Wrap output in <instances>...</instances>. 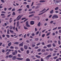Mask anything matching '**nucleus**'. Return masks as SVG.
Wrapping results in <instances>:
<instances>
[{
    "mask_svg": "<svg viewBox=\"0 0 61 61\" xmlns=\"http://www.w3.org/2000/svg\"><path fill=\"white\" fill-rule=\"evenodd\" d=\"M17 54V51L16 50H15L14 51V52H13L12 53V55L13 56H15Z\"/></svg>",
    "mask_w": 61,
    "mask_h": 61,
    "instance_id": "1",
    "label": "nucleus"
},
{
    "mask_svg": "<svg viewBox=\"0 0 61 61\" xmlns=\"http://www.w3.org/2000/svg\"><path fill=\"white\" fill-rule=\"evenodd\" d=\"M55 17V18H58V16L57 15H55L52 16V18L53 19H54Z\"/></svg>",
    "mask_w": 61,
    "mask_h": 61,
    "instance_id": "2",
    "label": "nucleus"
},
{
    "mask_svg": "<svg viewBox=\"0 0 61 61\" xmlns=\"http://www.w3.org/2000/svg\"><path fill=\"white\" fill-rule=\"evenodd\" d=\"M26 25L27 27H30V26L28 24V21H27L26 22Z\"/></svg>",
    "mask_w": 61,
    "mask_h": 61,
    "instance_id": "3",
    "label": "nucleus"
},
{
    "mask_svg": "<svg viewBox=\"0 0 61 61\" xmlns=\"http://www.w3.org/2000/svg\"><path fill=\"white\" fill-rule=\"evenodd\" d=\"M49 8H48L45 11L42 12V13H40V14H38V15H42V14H44V13H45V12H46V11H48V10H49Z\"/></svg>",
    "mask_w": 61,
    "mask_h": 61,
    "instance_id": "4",
    "label": "nucleus"
},
{
    "mask_svg": "<svg viewBox=\"0 0 61 61\" xmlns=\"http://www.w3.org/2000/svg\"><path fill=\"white\" fill-rule=\"evenodd\" d=\"M51 56V55H49L47 56L46 57V59H47L49 57H50Z\"/></svg>",
    "mask_w": 61,
    "mask_h": 61,
    "instance_id": "5",
    "label": "nucleus"
},
{
    "mask_svg": "<svg viewBox=\"0 0 61 61\" xmlns=\"http://www.w3.org/2000/svg\"><path fill=\"white\" fill-rule=\"evenodd\" d=\"M35 24L34 21H31L30 22V24L31 25H33Z\"/></svg>",
    "mask_w": 61,
    "mask_h": 61,
    "instance_id": "6",
    "label": "nucleus"
},
{
    "mask_svg": "<svg viewBox=\"0 0 61 61\" xmlns=\"http://www.w3.org/2000/svg\"><path fill=\"white\" fill-rule=\"evenodd\" d=\"M16 56H13L12 58L13 60H15V59H16Z\"/></svg>",
    "mask_w": 61,
    "mask_h": 61,
    "instance_id": "7",
    "label": "nucleus"
},
{
    "mask_svg": "<svg viewBox=\"0 0 61 61\" xmlns=\"http://www.w3.org/2000/svg\"><path fill=\"white\" fill-rule=\"evenodd\" d=\"M22 16H20L19 18L18 19H17V21H18V20H20V19L21 18V17H22Z\"/></svg>",
    "mask_w": 61,
    "mask_h": 61,
    "instance_id": "8",
    "label": "nucleus"
},
{
    "mask_svg": "<svg viewBox=\"0 0 61 61\" xmlns=\"http://www.w3.org/2000/svg\"><path fill=\"white\" fill-rule=\"evenodd\" d=\"M24 44V43L23 42H22L21 43L19 44L20 46H23V44Z\"/></svg>",
    "mask_w": 61,
    "mask_h": 61,
    "instance_id": "9",
    "label": "nucleus"
},
{
    "mask_svg": "<svg viewBox=\"0 0 61 61\" xmlns=\"http://www.w3.org/2000/svg\"><path fill=\"white\" fill-rule=\"evenodd\" d=\"M53 12H54V10H52L50 11V14H53Z\"/></svg>",
    "mask_w": 61,
    "mask_h": 61,
    "instance_id": "10",
    "label": "nucleus"
},
{
    "mask_svg": "<svg viewBox=\"0 0 61 61\" xmlns=\"http://www.w3.org/2000/svg\"><path fill=\"white\" fill-rule=\"evenodd\" d=\"M42 52H46V50L43 49L41 50Z\"/></svg>",
    "mask_w": 61,
    "mask_h": 61,
    "instance_id": "11",
    "label": "nucleus"
},
{
    "mask_svg": "<svg viewBox=\"0 0 61 61\" xmlns=\"http://www.w3.org/2000/svg\"><path fill=\"white\" fill-rule=\"evenodd\" d=\"M24 47L25 49H27V48L28 47L27 46H24Z\"/></svg>",
    "mask_w": 61,
    "mask_h": 61,
    "instance_id": "12",
    "label": "nucleus"
},
{
    "mask_svg": "<svg viewBox=\"0 0 61 61\" xmlns=\"http://www.w3.org/2000/svg\"><path fill=\"white\" fill-rule=\"evenodd\" d=\"M46 10V9L45 8H44L43 10H42L41 11H40V13H41V12H44V11H45V10Z\"/></svg>",
    "mask_w": 61,
    "mask_h": 61,
    "instance_id": "13",
    "label": "nucleus"
},
{
    "mask_svg": "<svg viewBox=\"0 0 61 61\" xmlns=\"http://www.w3.org/2000/svg\"><path fill=\"white\" fill-rule=\"evenodd\" d=\"M40 3H44V2H45V1L43 0H40Z\"/></svg>",
    "mask_w": 61,
    "mask_h": 61,
    "instance_id": "14",
    "label": "nucleus"
},
{
    "mask_svg": "<svg viewBox=\"0 0 61 61\" xmlns=\"http://www.w3.org/2000/svg\"><path fill=\"white\" fill-rule=\"evenodd\" d=\"M36 57H37V58H41V57H40V56H38L37 55L36 56Z\"/></svg>",
    "mask_w": 61,
    "mask_h": 61,
    "instance_id": "15",
    "label": "nucleus"
},
{
    "mask_svg": "<svg viewBox=\"0 0 61 61\" xmlns=\"http://www.w3.org/2000/svg\"><path fill=\"white\" fill-rule=\"evenodd\" d=\"M11 44H12V43L11 42H10L8 44V46H10L11 45Z\"/></svg>",
    "mask_w": 61,
    "mask_h": 61,
    "instance_id": "16",
    "label": "nucleus"
},
{
    "mask_svg": "<svg viewBox=\"0 0 61 61\" xmlns=\"http://www.w3.org/2000/svg\"><path fill=\"white\" fill-rule=\"evenodd\" d=\"M19 43L18 42H16L14 43V44H16V45H18Z\"/></svg>",
    "mask_w": 61,
    "mask_h": 61,
    "instance_id": "17",
    "label": "nucleus"
},
{
    "mask_svg": "<svg viewBox=\"0 0 61 61\" xmlns=\"http://www.w3.org/2000/svg\"><path fill=\"white\" fill-rule=\"evenodd\" d=\"M20 16V15H19V16H18V17H17V18L15 20H14V22H15V21H16V20L17 19H18V17H19V16Z\"/></svg>",
    "mask_w": 61,
    "mask_h": 61,
    "instance_id": "18",
    "label": "nucleus"
},
{
    "mask_svg": "<svg viewBox=\"0 0 61 61\" xmlns=\"http://www.w3.org/2000/svg\"><path fill=\"white\" fill-rule=\"evenodd\" d=\"M41 24L40 23V22H39L37 24V25L38 26H40Z\"/></svg>",
    "mask_w": 61,
    "mask_h": 61,
    "instance_id": "19",
    "label": "nucleus"
},
{
    "mask_svg": "<svg viewBox=\"0 0 61 61\" xmlns=\"http://www.w3.org/2000/svg\"><path fill=\"white\" fill-rule=\"evenodd\" d=\"M51 44H49L47 45V47H51Z\"/></svg>",
    "mask_w": 61,
    "mask_h": 61,
    "instance_id": "20",
    "label": "nucleus"
},
{
    "mask_svg": "<svg viewBox=\"0 0 61 61\" xmlns=\"http://www.w3.org/2000/svg\"><path fill=\"white\" fill-rule=\"evenodd\" d=\"M47 54H48L47 53H44V55L45 56H46V55H47Z\"/></svg>",
    "mask_w": 61,
    "mask_h": 61,
    "instance_id": "21",
    "label": "nucleus"
},
{
    "mask_svg": "<svg viewBox=\"0 0 61 61\" xmlns=\"http://www.w3.org/2000/svg\"><path fill=\"white\" fill-rule=\"evenodd\" d=\"M12 15H15V12H13L12 14Z\"/></svg>",
    "mask_w": 61,
    "mask_h": 61,
    "instance_id": "22",
    "label": "nucleus"
},
{
    "mask_svg": "<svg viewBox=\"0 0 61 61\" xmlns=\"http://www.w3.org/2000/svg\"><path fill=\"white\" fill-rule=\"evenodd\" d=\"M9 28L10 29H12L13 28V27L12 26H10L9 27Z\"/></svg>",
    "mask_w": 61,
    "mask_h": 61,
    "instance_id": "23",
    "label": "nucleus"
},
{
    "mask_svg": "<svg viewBox=\"0 0 61 61\" xmlns=\"http://www.w3.org/2000/svg\"><path fill=\"white\" fill-rule=\"evenodd\" d=\"M22 9H19L17 11H22Z\"/></svg>",
    "mask_w": 61,
    "mask_h": 61,
    "instance_id": "24",
    "label": "nucleus"
},
{
    "mask_svg": "<svg viewBox=\"0 0 61 61\" xmlns=\"http://www.w3.org/2000/svg\"><path fill=\"white\" fill-rule=\"evenodd\" d=\"M26 61H30V59L28 58H27L26 59Z\"/></svg>",
    "mask_w": 61,
    "mask_h": 61,
    "instance_id": "25",
    "label": "nucleus"
},
{
    "mask_svg": "<svg viewBox=\"0 0 61 61\" xmlns=\"http://www.w3.org/2000/svg\"><path fill=\"white\" fill-rule=\"evenodd\" d=\"M41 50V49H39L37 50V52H40Z\"/></svg>",
    "mask_w": 61,
    "mask_h": 61,
    "instance_id": "26",
    "label": "nucleus"
},
{
    "mask_svg": "<svg viewBox=\"0 0 61 61\" xmlns=\"http://www.w3.org/2000/svg\"><path fill=\"white\" fill-rule=\"evenodd\" d=\"M9 54V51L7 52L6 53V55H8Z\"/></svg>",
    "mask_w": 61,
    "mask_h": 61,
    "instance_id": "27",
    "label": "nucleus"
},
{
    "mask_svg": "<svg viewBox=\"0 0 61 61\" xmlns=\"http://www.w3.org/2000/svg\"><path fill=\"white\" fill-rule=\"evenodd\" d=\"M20 50L22 51H24V49L23 48H20Z\"/></svg>",
    "mask_w": 61,
    "mask_h": 61,
    "instance_id": "28",
    "label": "nucleus"
},
{
    "mask_svg": "<svg viewBox=\"0 0 61 61\" xmlns=\"http://www.w3.org/2000/svg\"><path fill=\"white\" fill-rule=\"evenodd\" d=\"M6 36L7 37H8V38H9V37H10V36H9V35H6Z\"/></svg>",
    "mask_w": 61,
    "mask_h": 61,
    "instance_id": "29",
    "label": "nucleus"
},
{
    "mask_svg": "<svg viewBox=\"0 0 61 61\" xmlns=\"http://www.w3.org/2000/svg\"><path fill=\"white\" fill-rule=\"evenodd\" d=\"M27 54H28L29 53V50H27Z\"/></svg>",
    "mask_w": 61,
    "mask_h": 61,
    "instance_id": "30",
    "label": "nucleus"
},
{
    "mask_svg": "<svg viewBox=\"0 0 61 61\" xmlns=\"http://www.w3.org/2000/svg\"><path fill=\"white\" fill-rule=\"evenodd\" d=\"M10 49H14V47L12 46H11L10 47Z\"/></svg>",
    "mask_w": 61,
    "mask_h": 61,
    "instance_id": "31",
    "label": "nucleus"
},
{
    "mask_svg": "<svg viewBox=\"0 0 61 61\" xmlns=\"http://www.w3.org/2000/svg\"><path fill=\"white\" fill-rule=\"evenodd\" d=\"M1 2H2V3H5V1L4 0H1Z\"/></svg>",
    "mask_w": 61,
    "mask_h": 61,
    "instance_id": "32",
    "label": "nucleus"
},
{
    "mask_svg": "<svg viewBox=\"0 0 61 61\" xmlns=\"http://www.w3.org/2000/svg\"><path fill=\"white\" fill-rule=\"evenodd\" d=\"M50 32H49L48 33L47 35H46V36H49V35H50Z\"/></svg>",
    "mask_w": 61,
    "mask_h": 61,
    "instance_id": "33",
    "label": "nucleus"
},
{
    "mask_svg": "<svg viewBox=\"0 0 61 61\" xmlns=\"http://www.w3.org/2000/svg\"><path fill=\"white\" fill-rule=\"evenodd\" d=\"M52 45L53 47H55V46H56V45L55 44V43H53L52 44Z\"/></svg>",
    "mask_w": 61,
    "mask_h": 61,
    "instance_id": "34",
    "label": "nucleus"
},
{
    "mask_svg": "<svg viewBox=\"0 0 61 61\" xmlns=\"http://www.w3.org/2000/svg\"><path fill=\"white\" fill-rule=\"evenodd\" d=\"M39 31H37V32L36 33V35H37L39 34Z\"/></svg>",
    "mask_w": 61,
    "mask_h": 61,
    "instance_id": "35",
    "label": "nucleus"
},
{
    "mask_svg": "<svg viewBox=\"0 0 61 61\" xmlns=\"http://www.w3.org/2000/svg\"><path fill=\"white\" fill-rule=\"evenodd\" d=\"M1 13H3L4 14H5V13H6V12H5V11H2L1 12Z\"/></svg>",
    "mask_w": 61,
    "mask_h": 61,
    "instance_id": "36",
    "label": "nucleus"
},
{
    "mask_svg": "<svg viewBox=\"0 0 61 61\" xmlns=\"http://www.w3.org/2000/svg\"><path fill=\"white\" fill-rule=\"evenodd\" d=\"M16 59H17L19 61V60H20V58L18 57V58H16Z\"/></svg>",
    "mask_w": 61,
    "mask_h": 61,
    "instance_id": "37",
    "label": "nucleus"
},
{
    "mask_svg": "<svg viewBox=\"0 0 61 61\" xmlns=\"http://www.w3.org/2000/svg\"><path fill=\"white\" fill-rule=\"evenodd\" d=\"M57 58V56H56L55 57H54V59H56Z\"/></svg>",
    "mask_w": 61,
    "mask_h": 61,
    "instance_id": "38",
    "label": "nucleus"
},
{
    "mask_svg": "<svg viewBox=\"0 0 61 61\" xmlns=\"http://www.w3.org/2000/svg\"><path fill=\"white\" fill-rule=\"evenodd\" d=\"M5 35L4 34H3L2 35V37H5Z\"/></svg>",
    "mask_w": 61,
    "mask_h": 61,
    "instance_id": "39",
    "label": "nucleus"
},
{
    "mask_svg": "<svg viewBox=\"0 0 61 61\" xmlns=\"http://www.w3.org/2000/svg\"><path fill=\"white\" fill-rule=\"evenodd\" d=\"M15 49H16V50L17 49H18V47H15Z\"/></svg>",
    "mask_w": 61,
    "mask_h": 61,
    "instance_id": "40",
    "label": "nucleus"
},
{
    "mask_svg": "<svg viewBox=\"0 0 61 61\" xmlns=\"http://www.w3.org/2000/svg\"><path fill=\"white\" fill-rule=\"evenodd\" d=\"M45 36V34H43L42 36V37H44V36Z\"/></svg>",
    "mask_w": 61,
    "mask_h": 61,
    "instance_id": "41",
    "label": "nucleus"
},
{
    "mask_svg": "<svg viewBox=\"0 0 61 61\" xmlns=\"http://www.w3.org/2000/svg\"><path fill=\"white\" fill-rule=\"evenodd\" d=\"M26 19V18H25V17L22 18V19L21 20H24V19Z\"/></svg>",
    "mask_w": 61,
    "mask_h": 61,
    "instance_id": "42",
    "label": "nucleus"
},
{
    "mask_svg": "<svg viewBox=\"0 0 61 61\" xmlns=\"http://www.w3.org/2000/svg\"><path fill=\"white\" fill-rule=\"evenodd\" d=\"M15 11V8L12 9V11Z\"/></svg>",
    "mask_w": 61,
    "mask_h": 61,
    "instance_id": "43",
    "label": "nucleus"
},
{
    "mask_svg": "<svg viewBox=\"0 0 61 61\" xmlns=\"http://www.w3.org/2000/svg\"><path fill=\"white\" fill-rule=\"evenodd\" d=\"M23 4L24 5H26L27 4V3L26 2H24Z\"/></svg>",
    "mask_w": 61,
    "mask_h": 61,
    "instance_id": "44",
    "label": "nucleus"
},
{
    "mask_svg": "<svg viewBox=\"0 0 61 61\" xmlns=\"http://www.w3.org/2000/svg\"><path fill=\"white\" fill-rule=\"evenodd\" d=\"M55 10H58V8H55Z\"/></svg>",
    "mask_w": 61,
    "mask_h": 61,
    "instance_id": "45",
    "label": "nucleus"
},
{
    "mask_svg": "<svg viewBox=\"0 0 61 61\" xmlns=\"http://www.w3.org/2000/svg\"><path fill=\"white\" fill-rule=\"evenodd\" d=\"M26 6L27 8H29V5H27Z\"/></svg>",
    "mask_w": 61,
    "mask_h": 61,
    "instance_id": "46",
    "label": "nucleus"
},
{
    "mask_svg": "<svg viewBox=\"0 0 61 61\" xmlns=\"http://www.w3.org/2000/svg\"><path fill=\"white\" fill-rule=\"evenodd\" d=\"M53 22H54V21H51L50 22V23L51 24H52V23H53Z\"/></svg>",
    "mask_w": 61,
    "mask_h": 61,
    "instance_id": "47",
    "label": "nucleus"
},
{
    "mask_svg": "<svg viewBox=\"0 0 61 61\" xmlns=\"http://www.w3.org/2000/svg\"><path fill=\"white\" fill-rule=\"evenodd\" d=\"M18 57H20L21 55H20V54H19L18 55Z\"/></svg>",
    "mask_w": 61,
    "mask_h": 61,
    "instance_id": "48",
    "label": "nucleus"
},
{
    "mask_svg": "<svg viewBox=\"0 0 61 61\" xmlns=\"http://www.w3.org/2000/svg\"><path fill=\"white\" fill-rule=\"evenodd\" d=\"M31 12L32 14H34V13H35V11H32Z\"/></svg>",
    "mask_w": 61,
    "mask_h": 61,
    "instance_id": "49",
    "label": "nucleus"
},
{
    "mask_svg": "<svg viewBox=\"0 0 61 61\" xmlns=\"http://www.w3.org/2000/svg\"><path fill=\"white\" fill-rule=\"evenodd\" d=\"M9 57H10V58H11L12 57V56L11 55H9Z\"/></svg>",
    "mask_w": 61,
    "mask_h": 61,
    "instance_id": "50",
    "label": "nucleus"
},
{
    "mask_svg": "<svg viewBox=\"0 0 61 61\" xmlns=\"http://www.w3.org/2000/svg\"><path fill=\"white\" fill-rule=\"evenodd\" d=\"M31 36H35V34L34 33H32L31 34Z\"/></svg>",
    "mask_w": 61,
    "mask_h": 61,
    "instance_id": "51",
    "label": "nucleus"
},
{
    "mask_svg": "<svg viewBox=\"0 0 61 61\" xmlns=\"http://www.w3.org/2000/svg\"><path fill=\"white\" fill-rule=\"evenodd\" d=\"M10 32H11V33H13V32H14L13 31H12L11 30H10Z\"/></svg>",
    "mask_w": 61,
    "mask_h": 61,
    "instance_id": "52",
    "label": "nucleus"
},
{
    "mask_svg": "<svg viewBox=\"0 0 61 61\" xmlns=\"http://www.w3.org/2000/svg\"><path fill=\"white\" fill-rule=\"evenodd\" d=\"M46 29L43 30L42 32V33H43V32H45V31H46Z\"/></svg>",
    "mask_w": 61,
    "mask_h": 61,
    "instance_id": "53",
    "label": "nucleus"
},
{
    "mask_svg": "<svg viewBox=\"0 0 61 61\" xmlns=\"http://www.w3.org/2000/svg\"><path fill=\"white\" fill-rule=\"evenodd\" d=\"M24 28L25 29H26V30L28 29V28H26V27L25 26L24 27Z\"/></svg>",
    "mask_w": 61,
    "mask_h": 61,
    "instance_id": "54",
    "label": "nucleus"
},
{
    "mask_svg": "<svg viewBox=\"0 0 61 61\" xmlns=\"http://www.w3.org/2000/svg\"><path fill=\"white\" fill-rule=\"evenodd\" d=\"M38 16H34V18H37V17H38Z\"/></svg>",
    "mask_w": 61,
    "mask_h": 61,
    "instance_id": "55",
    "label": "nucleus"
},
{
    "mask_svg": "<svg viewBox=\"0 0 61 61\" xmlns=\"http://www.w3.org/2000/svg\"><path fill=\"white\" fill-rule=\"evenodd\" d=\"M40 45V43H39L38 44H36V46H39Z\"/></svg>",
    "mask_w": 61,
    "mask_h": 61,
    "instance_id": "56",
    "label": "nucleus"
},
{
    "mask_svg": "<svg viewBox=\"0 0 61 61\" xmlns=\"http://www.w3.org/2000/svg\"><path fill=\"white\" fill-rule=\"evenodd\" d=\"M2 53H5V51L4 50H2Z\"/></svg>",
    "mask_w": 61,
    "mask_h": 61,
    "instance_id": "57",
    "label": "nucleus"
},
{
    "mask_svg": "<svg viewBox=\"0 0 61 61\" xmlns=\"http://www.w3.org/2000/svg\"><path fill=\"white\" fill-rule=\"evenodd\" d=\"M38 48V47L36 46L35 47V49H37Z\"/></svg>",
    "mask_w": 61,
    "mask_h": 61,
    "instance_id": "58",
    "label": "nucleus"
},
{
    "mask_svg": "<svg viewBox=\"0 0 61 61\" xmlns=\"http://www.w3.org/2000/svg\"><path fill=\"white\" fill-rule=\"evenodd\" d=\"M36 41H38V38H37L35 39Z\"/></svg>",
    "mask_w": 61,
    "mask_h": 61,
    "instance_id": "59",
    "label": "nucleus"
},
{
    "mask_svg": "<svg viewBox=\"0 0 61 61\" xmlns=\"http://www.w3.org/2000/svg\"><path fill=\"white\" fill-rule=\"evenodd\" d=\"M41 44L42 45H45V43L44 42H42Z\"/></svg>",
    "mask_w": 61,
    "mask_h": 61,
    "instance_id": "60",
    "label": "nucleus"
},
{
    "mask_svg": "<svg viewBox=\"0 0 61 61\" xmlns=\"http://www.w3.org/2000/svg\"><path fill=\"white\" fill-rule=\"evenodd\" d=\"M15 29L16 31H17V32L18 31V30L17 29V28H16Z\"/></svg>",
    "mask_w": 61,
    "mask_h": 61,
    "instance_id": "61",
    "label": "nucleus"
},
{
    "mask_svg": "<svg viewBox=\"0 0 61 61\" xmlns=\"http://www.w3.org/2000/svg\"><path fill=\"white\" fill-rule=\"evenodd\" d=\"M55 55H56V53H54L53 55V56H55Z\"/></svg>",
    "mask_w": 61,
    "mask_h": 61,
    "instance_id": "62",
    "label": "nucleus"
},
{
    "mask_svg": "<svg viewBox=\"0 0 61 61\" xmlns=\"http://www.w3.org/2000/svg\"><path fill=\"white\" fill-rule=\"evenodd\" d=\"M44 48H45V49L47 48V47H46V46H45L44 47Z\"/></svg>",
    "mask_w": 61,
    "mask_h": 61,
    "instance_id": "63",
    "label": "nucleus"
},
{
    "mask_svg": "<svg viewBox=\"0 0 61 61\" xmlns=\"http://www.w3.org/2000/svg\"><path fill=\"white\" fill-rule=\"evenodd\" d=\"M41 61H44V60L42 58H41Z\"/></svg>",
    "mask_w": 61,
    "mask_h": 61,
    "instance_id": "64",
    "label": "nucleus"
}]
</instances>
